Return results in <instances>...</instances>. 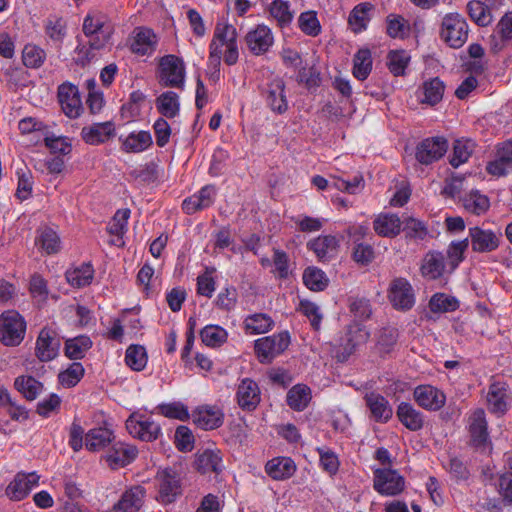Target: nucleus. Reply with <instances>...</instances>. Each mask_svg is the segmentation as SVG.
I'll list each match as a JSON object with an SVG mask.
<instances>
[{
  "label": "nucleus",
  "mask_w": 512,
  "mask_h": 512,
  "mask_svg": "<svg viewBox=\"0 0 512 512\" xmlns=\"http://www.w3.org/2000/svg\"><path fill=\"white\" fill-rule=\"evenodd\" d=\"M386 23V32L391 38L403 39L409 31L406 20L400 15H388Z\"/></svg>",
  "instance_id": "obj_62"
},
{
  "label": "nucleus",
  "mask_w": 512,
  "mask_h": 512,
  "mask_svg": "<svg viewBox=\"0 0 512 512\" xmlns=\"http://www.w3.org/2000/svg\"><path fill=\"white\" fill-rule=\"evenodd\" d=\"M461 201L466 211L478 216L486 213L490 207L489 198L477 190L465 194Z\"/></svg>",
  "instance_id": "obj_43"
},
{
  "label": "nucleus",
  "mask_w": 512,
  "mask_h": 512,
  "mask_svg": "<svg viewBox=\"0 0 512 512\" xmlns=\"http://www.w3.org/2000/svg\"><path fill=\"white\" fill-rule=\"evenodd\" d=\"M121 150L125 153H140L147 150L152 144V136L149 131L131 132L128 136L119 137Z\"/></svg>",
  "instance_id": "obj_35"
},
{
  "label": "nucleus",
  "mask_w": 512,
  "mask_h": 512,
  "mask_svg": "<svg viewBox=\"0 0 512 512\" xmlns=\"http://www.w3.org/2000/svg\"><path fill=\"white\" fill-rule=\"evenodd\" d=\"M58 101L66 116L75 119L83 109L78 87L70 82H64L58 87Z\"/></svg>",
  "instance_id": "obj_15"
},
{
  "label": "nucleus",
  "mask_w": 512,
  "mask_h": 512,
  "mask_svg": "<svg viewBox=\"0 0 512 512\" xmlns=\"http://www.w3.org/2000/svg\"><path fill=\"white\" fill-rule=\"evenodd\" d=\"M82 31L89 38L92 49H103L111 40L113 28L100 12L88 13L83 20Z\"/></svg>",
  "instance_id": "obj_4"
},
{
  "label": "nucleus",
  "mask_w": 512,
  "mask_h": 512,
  "mask_svg": "<svg viewBox=\"0 0 512 512\" xmlns=\"http://www.w3.org/2000/svg\"><path fill=\"white\" fill-rule=\"evenodd\" d=\"M506 388L503 383L496 382L490 385L487 401L494 413H504L507 409Z\"/></svg>",
  "instance_id": "obj_51"
},
{
  "label": "nucleus",
  "mask_w": 512,
  "mask_h": 512,
  "mask_svg": "<svg viewBox=\"0 0 512 512\" xmlns=\"http://www.w3.org/2000/svg\"><path fill=\"white\" fill-rule=\"evenodd\" d=\"M352 259L362 266H368L375 259V250L368 243H357L352 248Z\"/></svg>",
  "instance_id": "obj_64"
},
{
  "label": "nucleus",
  "mask_w": 512,
  "mask_h": 512,
  "mask_svg": "<svg viewBox=\"0 0 512 512\" xmlns=\"http://www.w3.org/2000/svg\"><path fill=\"white\" fill-rule=\"evenodd\" d=\"M155 499L162 505L174 503L183 494V479L174 468L159 469L155 476Z\"/></svg>",
  "instance_id": "obj_3"
},
{
  "label": "nucleus",
  "mask_w": 512,
  "mask_h": 512,
  "mask_svg": "<svg viewBox=\"0 0 512 512\" xmlns=\"http://www.w3.org/2000/svg\"><path fill=\"white\" fill-rule=\"evenodd\" d=\"M369 336L370 334L365 327L358 324L349 326L345 336L341 338L339 357H342V360H346L359 346L368 341Z\"/></svg>",
  "instance_id": "obj_25"
},
{
  "label": "nucleus",
  "mask_w": 512,
  "mask_h": 512,
  "mask_svg": "<svg viewBox=\"0 0 512 512\" xmlns=\"http://www.w3.org/2000/svg\"><path fill=\"white\" fill-rule=\"evenodd\" d=\"M305 286L314 292H320L327 288L329 279L326 274L315 266L307 267L302 275Z\"/></svg>",
  "instance_id": "obj_48"
},
{
  "label": "nucleus",
  "mask_w": 512,
  "mask_h": 512,
  "mask_svg": "<svg viewBox=\"0 0 512 512\" xmlns=\"http://www.w3.org/2000/svg\"><path fill=\"white\" fill-rule=\"evenodd\" d=\"M298 26L305 35L311 37L321 33V25L315 11L302 12L298 17Z\"/></svg>",
  "instance_id": "obj_60"
},
{
  "label": "nucleus",
  "mask_w": 512,
  "mask_h": 512,
  "mask_svg": "<svg viewBox=\"0 0 512 512\" xmlns=\"http://www.w3.org/2000/svg\"><path fill=\"white\" fill-rule=\"evenodd\" d=\"M126 364L134 371H142L147 364V353L143 346L132 344L125 354Z\"/></svg>",
  "instance_id": "obj_58"
},
{
  "label": "nucleus",
  "mask_w": 512,
  "mask_h": 512,
  "mask_svg": "<svg viewBox=\"0 0 512 512\" xmlns=\"http://www.w3.org/2000/svg\"><path fill=\"white\" fill-rule=\"evenodd\" d=\"M194 435L192 431L183 425L177 427L174 435L176 448L181 452H190L194 448Z\"/></svg>",
  "instance_id": "obj_63"
},
{
  "label": "nucleus",
  "mask_w": 512,
  "mask_h": 512,
  "mask_svg": "<svg viewBox=\"0 0 512 512\" xmlns=\"http://www.w3.org/2000/svg\"><path fill=\"white\" fill-rule=\"evenodd\" d=\"M27 324L16 310H6L0 314V342L15 347L24 340Z\"/></svg>",
  "instance_id": "obj_5"
},
{
  "label": "nucleus",
  "mask_w": 512,
  "mask_h": 512,
  "mask_svg": "<svg viewBox=\"0 0 512 512\" xmlns=\"http://www.w3.org/2000/svg\"><path fill=\"white\" fill-rule=\"evenodd\" d=\"M307 247L316 254L319 261L326 262L337 255L339 241L333 235H322L309 241Z\"/></svg>",
  "instance_id": "obj_31"
},
{
  "label": "nucleus",
  "mask_w": 512,
  "mask_h": 512,
  "mask_svg": "<svg viewBox=\"0 0 512 512\" xmlns=\"http://www.w3.org/2000/svg\"><path fill=\"white\" fill-rule=\"evenodd\" d=\"M202 342L209 347H219L227 341V331L219 325H207L200 331Z\"/></svg>",
  "instance_id": "obj_56"
},
{
  "label": "nucleus",
  "mask_w": 512,
  "mask_h": 512,
  "mask_svg": "<svg viewBox=\"0 0 512 512\" xmlns=\"http://www.w3.org/2000/svg\"><path fill=\"white\" fill-rule=\"evenodd\" d=\"M35 244L47 255L56 254L61 249L59 235L52 228L45 226L37 230Z\"/></svg>",
  "instance_id": "obj_39"
},
{
  "label": "nucleus",
  "mask_w": 512,
  "mask_h": 512,
  "mask_svg": "<svg viewBox=\"0 0 512 512\" xmlns=\"http://www.w3.org/2000/svg\"><path fill=\"white\" fill-rule=\"evenodd\" d=\"M410 59V55L405 50H391L387 55L389 71L396 77L404 76Z\"/></svg>",
  "instance_id": "obj_53"
},
{
  "label": "nucleus",
  "mask_w": 512,
  "mask_h": 512,
  "mask_svg": "<svg viewBox=\"0 0 512 512\" xmlns=\"http://www.w3.org/2000/svg\"><path fill=\"white\" fill-rule=\"evenodd\" d=\"M396 416L403 426L410 431H419L424 427L425 419L422 412L411 403L401 402L396 410Z\"/></svg>",
  "instance_id": "obj_32"
},
{
  "label": "nucleus",
  "mask_w": 512,
  "mask_h": 512,
  "mask_svg": "<svg viewBox=\"0 0 512 512\" xmlns=\"http://www.w3.org/2000/svg\"><path fill=\"white\" fill-rule=\"evenodd\" d=\"M402 221L393 213H380L373 221V229L380 237L394 238L400 234Z\"/></svg>",
  "instance_id": "obj_34"
},
{
  "label": "nucleus",
  "mask_w": 512,
  "mask_h": 512,
  "mask_svg": "<svg viewBox=\"0 0 512 512\" xmlns=\"http://www.w3.org/2000/svg\"><path fill=\"white\" fill-rule=\"evenodd\" d=\"M486 171L497 177L506 176L512 172V138L497 145L496 157L487 163Z\"/></svg>",
  "instance_id": "obj_18"
},
{
  "label": "nucleus",
  "mask_w": 512,
  "mask_h": 512,
  "mask_svg": "<svg viewBox=\"0 0 512 512\" xmlns=\"http://www.w3.org/2000/svg\"><path fill=\"white\" fill-rule=\"evenodd\" d=\"M84 373L83 365L80 362H73L65 371L59 373L58 380L64 387L72 388L80 382Z\"/></svg>",
  "instance_id": "obj_61"
},
{
  "label": "nucleus",
  "mask_w": 512,
  "mask_h": 512,
  "mask_svg": "<svg viewBox=\"0 0 512 512\" xmlns=\"http://www.w3.org/2000/svg\"><path fill=\"white\" fill-rule=\"evenodd\" d=\"M483 409H476L468 419L470 444L475 448H485L489 441L488 425Z\"/></svg>",
  "instance_id": "obj_20"
},
{
  "label": "nucleus",
  "mask_w": 512,
  "mask_h": 512,
  "mask_svg": "<svg viewBox=\"0 0 512 512\" xmlns=\"http://www.w3.org/2000/svg\"><path fill=\"white\" fill-rule=\"evenodd\" d=\"M373 8L374 6L370 2H362L352 9L348 17V25L355 34L367 29L371 20L370 12Z\"/></svg>",
  "instance_id": "obj_38"
},
{
  "label": "nucleus",
  "mask_w": 512,
  "mask_h": 512,
  "mask_svg": "<svg viewBox=\"0 0 512 512\" xmlns=\"http://www.w3.org/2000/svg\"><path fill=\"white\" fill-rule=\"evenodd\" d=\"M398 340V332L395 328H384L380 331L376 343L377 353L381 357L388 355L396 345Z\"/></svg>",
  "instance_id": "obj_59"
},
{
  "label": "nucleus",
  "mask_w": 512,
  "mask_h": 512,
  "mask_svg": "<svg viewBox=\"0 0 512 512\" xmlns=\"http://www.w3.org/2000/svg\"><path fill=\"white\" fill-rule=\"evenodd\" d=\"M237 38L238 32L232 24L218 21L209 44V65L219 70L222 56L225 64L235 65L239 59Z\"/></svg>",
  "instance_id": "obj_1"
},
{
  "label": "nucleus",
  "mask_w": 512,
  "mask_h": 512,
  "mask_svg": "<svg viewBox=\"0 0 512 512\" xmlns=\"http://www.w3.org/2000/svg\"><path fill=\"white\" fill-rule=\"evenodd\" d=\"M290 344V334L282 331L271 336L259 338L254 343L255 354L262 364L271 363L272 360L283 353Z\"/></svg>",
  "instance_id": "obj_7"
},
{
  "label": "nucleus",
  "mask_w": 512,
  "mask_h": 512,
  "mask_svg": "<svg viewBox=\"0 0 512 512\" xmlns=\"http://www.w3.org/2000/svg\"><path fill=\"white\" fill-rule=\"evenodd\" d=\"M260 94L266 106L275 114L282 115L288 110L286 85L284 80L276 76L262 86Z\"/></svg>",
  "instance_id": "obj_8"
},
{
  "label": "nucleus",
  "mask_w": 512,
  "mask_h": 512,
  "mask_svg": "<svg viewBox=\"0 0 512 512\" xmlns=\"http://www.w3.org/2000/svg\"><path fill=\"white\" fill-rule=\"evenodd\" d=\"M245 328L251 334H263L272 329L274 321L264 313H257L248 316L245 321Z\"/></svg>",
  "instance_id": "obj_57"
},
{
  "label": "nucleus",
  "mask_w": 512,
  "mask_h": 512,
  "mask_svg": "<svg viewBox=\"0 0 512 512\" xmlns=\"http://www.w3.org/2000/svg\"><path fill=\"white\" fill-rule=\"evenodd\" d=\"M365 404L369 408L370 417L378 423H387L393 416V410L389 401L376 392L366 393Z\"/></svg>",
  "instance_id": "obj_28"
},
{
  "label": "nucleus",
  "mask_w": 512,
  "mask_h": 512,
  "mask_svg": "<svg viewBox=\"0 0 512 512\" xmlns=\"http://www.w3.org/2000/svg\"><path fill=\"white\" fill-rule=\"evenodd\" d=\"M373 474V488L380 495L397 496L405 488V478L395 469L378 468Z\"/></svg>",
  "instance_id": "obj_11"
},
{
  "label": "nucleus",
  "mask_w": 512,
  "mask_h": 512,
  "mask_svg": "<svg viewBox=\"0 0 512 512\" xmlns=\"http://www.w3.org/2000/svg\"><path fill=\"white\" fill-rule=\"evenodd\" d=\"M475 148V143L470 139H457L453 143V151L450 157V164L457 168L466 163L471 157Z\"/></svg>",
  "instance_id": "obj_46"
},
{
  "label": "nucleus",
  "mask_w": 512,
  "mask_h": 512,
  "mask_svg": "<svg viewBox=\"0 0 512 512\" xmlns=\"http://www.w3.org/2000/svg\"><path fill=\"white\" fill-rule=\"evenodd\" d=\"M413 397L420 407L428 411H439L446 403L444 392L429 384L418 385Z\"/></svg>",
  "instance_id": "obj_19"
},
{
  "label": "nucleus",
  "mask_w": 512,
  "mask_h": 512,
  "mask_svg": "<svg viewBox=\"0 0 512 512\" xmlns=\"http://www.w3.org/2000/svg\"><path fill=\"white\" fill-rule=\"evenodd\" d=\"M157 45V37L152 29L137 28L134 40L131 44L133 53L144 56L151 55Z\"/></svg>",
  "instance_id": "obj_37"
},
{
  "label": "nucleus",
  "mask_w": 512,
  "mask_h": 512,
  "mask_svg": "<svg viewBox=\"0 0 512 512\" xmlns=\"http://www.w3.org/2000/svg\"><path fill=\"white\" fill-rule=\"evenodd\" d=\"M387 297L392 307L398 311H409L416 302L412 285L403 277H397L391 281Z\"/></svg>",
  "instance_id": "obj_9"
},
{
  "label": "nucleus",
  "mask_w": 512,
  "mask_h": 512,
  "mask_svg": "<svg viewBox=\"0 0 512 512\" xmlns=\"http://www.w3.org/2000/svg\"><path fill=\"white\" fill-rule=\"evenodd\" d=\"M244 40L249 51L255 56L267 53L274 43L271 29L264 24H259L248 31Z\"/></svg>",
  "instance_id": "obj_17"
},
{
  "label": "nucleus",
  "mask_w": 512,
  "mask_h": 512,
  "mask_svg": "<svg viewBox=\"0 0 512 512\" xmlns=\"http://www.w3.org/2000/svg\"><path fill=\"white\" fill-rule=\"evenodd\" d=\"M193 422L204 430H213L220 427L224 421V414L216 406H202L192 413Z\"/></svg>",
  "instance_id": "obj_29"
},
{
  "label": "nucleus",
  "mask_w": 512,
  "mask_h": 512,
  "mask_svg": "<svg viewBox=\"0 0 512 512\" xmlns=\"http://www.w3.org/2000/svg\"><path fill=\"white\" fill-rule=\"evenodd\" d=\"M501 237V232L486 230L479 226L469 228L471 247L477 253H489L497 250L500 246Z\"/></svg>",
  "instance_id": "obj_14"
},
{
  "label": "nucleus",
  "mask_w": 512,
  "mask_h": 512,
  "mask_svg": "<svg viewBox=\"0 0 512 512\" xmlns=\"http://www.w3.org/2000/svg\"><path fill=\"white\" fill-rule=\"evenodd\" d=\"M194 465L196 470L201 474H219L224 468L222 452L217 448H207L202 451H198Z\"/></svg>",
  "instance_id": "obj_27"
},
{
  "label": "nucleus",
  "mask_w": 512,
  "mask_h": 512,
  "mask_svg": "<svg viewBox=\"0 0 512 512\" xmlns=\"http://www.w3.org/2000/svg\"><path fill=\"white\" fill-rule=\"evenodd\" d=\"M469 36V25L466 18L458 12L445 14L439 26V38L452 49L464 46Z\"/></svg>",
  "instance_id": "obj_2"
},
{
  "label": "nucleus",
  "mask_w": 512,
  "mask_h": 512,
  "mask_svg": "<svg viewBox=\"0 0 512 512\" xmlns=\"http://www.w3.org/2000/svg\"><path fill=\"white\" fill-rule=\"evenodd\" d=\"M185 63L182 58L168 54L160 58L158 82L162 87L183 89L185 84Z\"/></svg>",
  "instance_id": "obj_6"
},
{
  "label": "nucleus",
  "mask_w": 512,
  "mask_h": 512,
  "mask_svg": "<svg viewBox=\"0 0 512 512\" xmlns=\"http://www.w3.org/2000/svg\"><path fill=\"white\" fill-rule=\"evenodd\" d=\"M137 455L138 450L134 445L116 438L106 452L101 455V461H104L111 470H118L131 464Z\"/></svg>",
  "instance_id": "obj_10"
},
{
  "label": "nucleus",
  "mask_w": 512,
  "mask_h": 512,
  "mask_svg": "<svg viewBox=\"0 0 512 512\" xmlns=\"http://www.w3.org/2000/svg\"><path fill=\"white\" fill-rule=\"evenodd\" d=\"M266 473L274 480H285L294 475L296 465L290 457H275L265 465Z\"/></svg>",
  "instance_id": "obj_36"
},
{
  "label": "nucleus",
  "mask_w": 512,
  "mask_h": 512,
  "mask_svg": "<svg viewBox=\"0 0 512 512\" xmlns=\"http://www.w3.org/2000/svg\"><path fill=\"white\" fill-rule=\"evenodd\" d=\"M92 345L93 342L89 336L79 335L65 341L64 354L71 360H80L85 357L86 352L91 349Z\"/></svg>",
  "instance_id": "obj_40"
},
{
  "label": "nucleus",
  "mask_w": 512,
  "mask_h": 512,
  "mask_svg": "<svg viewBox=\"0 0 512 512\" xmlns=\"http://www.w3.org/2000/svg\"><path fill=\"white\" fill-rule=\"evenodd\" d=\"M423 277L437 280L448 274V262L445 254L439 251H429L423 258L420 268Z\"/></svg>",
  "instance_id": "obj_26"
},
{
  "label": "nucleus",
  "mask_w": 512,
  "mask_h": 512,
  "mask_svg": "<svg viewBox=\"0 0 512 512\" xmlns=\"http://www.w3.org/2000/svg\"><path fill=\"white\" fill-rule=\"evenodd\" d=\"M116 134L115 125L112 121L93 123L81 129L82 140L89 145H100L113 138Z\"/></svg>",
  "instance_id": "obj_24"
},
{
  "label": "nucleus",
  "mask_w": 512,
  "mask_h": 512,
  "mask_svg": "<svg viewBox=\"0 0 512 512\" xmlns=\"http://www.w3.org/2000/svg\"><path fill=\"white\" fill-rule=\"evenodd\" d=\"M15 389L28 400H35L43 391V384L30 375L18 376L14 381Z\"/></svg>",
  "instance_id": "obj_41"
},
{
  "label": "nucleus",
  "mask_w": 512,
  "mask_h": 512,
  "mask_svg": "<svg viewBox=\"0 0 512 512\" xmlns=\"http://www.w3.org/2000/svg\"><path fill=\"white\" fill-rule=\"evenodd\" d=\"M460 306L458 299L445 293H435L431 296L428 307L433 313L456 311Z\"/></svg>",
  "instance_id": "obj_50"
},
{
  "label": "nucleus",
  "mask_w": 512,
  "mask_h": 512,
  "mask_svg": "<svg viewBox=\"0 0 512 512\" xmlns=\"http://www.w3.org/2000/svg\"><path fill=\"white\" fill-rule=\"evenodd\" d=\"M236 399L242 410H255L261 400L258 384L250 378L242 379L237 388Z\"/></svg>",
  "instance_id": "obj_23"
},
{
  "label": "nucleus",
  "mask_w": 512,
  "mask_h": 512,
  "mask_svg": "<svg viewBox=\"0 0 512 512\" xmlns=\"http://www.w3.org/2000/svg\"><path fill=\"white\" fill-rule=\"evenodd\" d=\"M156 108L158 112L167 118H174L180 110L179 97L176 92H163L156 99Z\"/></svg>",
  "instance_id": "obj_44"
},
{
  "label": "nucleus",
  "mask_w": 512,
  "mask_h": 512,
  "mask_svg": "<svg viewBox=\"0 0 512 512\" xmlns=\"http://www.w3.org/2000/svg\"><path fill=\"white\" fill-rule=\"evenodd\" d=\"M145 497L146 489L141 485H134L122 493L111 512H138L144 504Z\"/></svg>",
  "instance_id": "obj_22"
},
{
  "label": "nucleus",
  "mask_w": 512,
  "mask_h": 512,
  "mask_svg": "<svg viewBox=\"0 0 512 512\" xmlns=\"http://www.w3.org/2000/svg\"><path fill=\"white\" fill-rule=\"evenodd\" d=\"M286 401L291 409L301 412L311 401V389L306 385L297 384L288 391Z\"/></svg>",
  "instance_id": "obj_42"
},
{
  "label": "nucleus",
  "mask_w": 512,
  "mask_h": 512,
  "mask_svg": "<svg viewBox=\"0 0 512 512\" xmlns=\"http://www.w3.org/2000/svg\"><path fill=\"white\" fill-rule=\"evenodd\" d=\"M60 347L61 339L58 333L49 327H44L36 339L35 356L41 362L52 361L59 355Z\"/></svg>",
  "instance_id": "obj_13"
},
{
  "label": "nucleus",
  "mask_w": 512,
  "mask_h": 512,
  "mask_svg": "<svg viewBox=\"0 0 512 512\" xmlns=\"http://www.w3.org/2000/svg\"><path fill=\"white\" fill-rule=\"evenodd\" d=\"M126 428L133 437L146 442L156 440L161 434L160 424L144 415H141L139 419L131 415L126 421Z\"/></svg>",
  "instance_id": "obj_16"
},
{
  "label": "nucleus",
  "mask_w": 512,
  "mask_h": 512,
  "mask_svg": "<svg viewBox=\"0 0 512 512\" xmlns=\"http://www.w3.org/2000/svg\"><path fill=\"white\" fill-rule=\"evenodd\" d=\"M39 476L35 472H19L6 488V495L13 501L27 497L30 491L38 485Z\"/></svg>",
  "instance_id": "obj_21"
},
{
  "label": "nucleus",
  "mask_w": 512,
  "mask_h": 512,
  "mask_svg": "<svg viewBox=\"0 0 512 512\" xmlns=\"http://www.w3.org/2000/svg\"><path fill=\"white\" fill-rule=\"evenodd\" d=\"M492 39L498 37L501 41V45L495 42L492 45L494 51H499L506 44L512 43V12L505 13L496 25Z\"/></svg>",
  "instance_id": "obj_47"
},
{
  "label": "nucleus",
  "mask_w": 512,
  "mask_h": 512,
  "mask_svg": "<svg viewBox=\"0 0 512 512\" xmlns=\"http://www.w3.org/2000/svg\"><path fill=\"white\" fill-rule=\"evenodd\" d=\"M467 12L470 18L479 26H488L492 22L491 11L484 2L479 0L469 1Z\"/></svg>",
  "instance_id": "obj_55"
},
{
  "label": "nucleus",
  "mask_w": 512,
  "mask_h": 512,
  "mask_svg": "<svg viewBox=\"0 0 512 512\" xmlns=\"http://www.w3.org/2000/svg\"><path fill=\"white\" fill-rule=\"evenodd\" d=\"M468 246V238L450 243L447 254L445 255L448 262V274H452L458 268L459 264L464 259V252L467 250Z\"/></svg>",
  "instance_id": "obj_52"
},
{
  "label": "nucleus",
  "mask_w": 512,
  "mask_h": 512,
  "mask_svg": "<svg viewBox=\"0 0 512 512\" xmlns=\"http://www.w3.org/2000/svg\"><path fill=\"white\" fill-rule=\"evenodd\" d=\"M445 84L439 77L430 78L424 81L418 90V99L422 104L435 106L444 95Z\"/></svg>",
  "instance_id": "obj_33"
},
{
  "label": "nucleus",
  "mask_w": 512,
  "mask_h": 512,
  "mask_svg": "<svg viewBox=\"0 0 512 512\" xmlns=\"http://www.w3.org/2000/svg\"><path fill=\"white\" fill-rule=\"evenodd\" d=\"M372 70L371 51L367 48L360 49L354 55L353 59V75L360 81L368 78Z\"/></svg>",
  "instance_id": "obj_49"
},
{
  "label": "nucleus",
  "mask_w": 512,
  "mask_h": 512,
  "mask_svg": "<svg viewBox=\"0 0 512 512\" xmlns=\"http://www.w3.org/2000/svg\"><path fill=\"white\" fill-rule=\"evenodd\" d=\"M46 57L45 50L35 44H26L22 50L23 65L30 69L40 68Z\"/></svg>",
  "instance_id": "obj_54"
},
{
  "label": "nucleus",
  "mask_w": 512,
  "mask_h": 512,
  "mask_svg": "<svg viewBox=\"0 0 512 512\" xmlns=\"http://www.w3.org/2000/svg\"><path fill=\"white\" fill-rule=\"evenodd\" d=\"M270 16L277 22L280 28L288 27L294 18L290 9V3L285 0H273L269 6Z\"/></svg>",
  "instance_id": "obj_45"
},
{
  "label": "nucleus",
  "mask_w": 512,
  "mask_h": 512,
  "mask_svg": "<svg viewBox=\"0 0 512 512\" xmlns=\"http://www.w3.org/2000/svg\"><path fill=\"white\" fill-rule=\"evenodd\" d=\"M115 439L113 430L107 427H95L85 434V447L90 452L105 453Z\"/></svg>",
  "instance_id": "obj_30"
},
{
  "label": "nucleus",
  "mask_w": 512,
  "mask_h": 512,
  "mask_svg": "<svg viewBox=\"0 0 512 512\" xmlns=\"http://www.w3.org/2000/svg\"><path fill=\"white\" fill-rule=\"evenodd\" d=\"M449 148L448 140L443 136L423 139L416 147V160L423 165H430L440 160Z\"/></svg>",
  "instance_id": "obj_12"
}]
</instances>
